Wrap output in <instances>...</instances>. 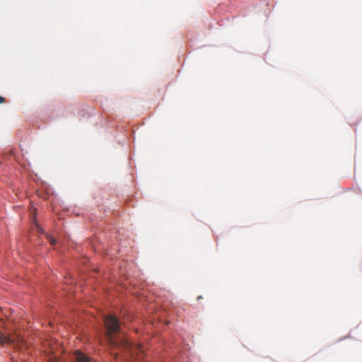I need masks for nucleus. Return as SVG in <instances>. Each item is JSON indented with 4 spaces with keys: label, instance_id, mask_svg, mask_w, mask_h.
Instances as JSON below:
<instances>
[{
    "label": "nucleus",
    "instance_id": "5",
    "mask_svg": "<svg viewBox=\"0 0 362 362\" xmlns=\"http://www.w3.org/2000/svg\"><path fill=\"white\" fill-rule=\"evenodd\" d=\"M5 101V98L4 97L0 96V103H2Z\"/></svg>",
    "mask_w": 362,
    "mask_h": 362
},
{
    "label": "nucleus",
    "instance_id": "3",
    "mask_svg": "<svg viewBox=\"0 0 362 362\" xmlns=\"http://www.w3.org/2000/svg\"><path fill=\"white\" fill-rule=\"evenodd\" d=\"M13 342V339H11L8 336H6L0 332V344H12Z\"/></svg>",
    "mask_w": 362,
    "mask_h": 362
},
{
    "label": "nucleus",
    "instance_id": "8",
    "mask_svg": "<svg viewBox=\"0 0 362 362\" xmlns=\"http://www.w3.org/2000/svg\"><path fill=\"white\" fill-rule=\"evenodd\" d=\"M37 228H38L39 231L41 230L40 228H39V226H37Z\"/></svg>",
    "mask_w": 362,
    "mask_h": 362
},
{
    "label": "nucleus",
    "instance_id": "2",
    "mask_svg": "<svg viewBox=\"0 0 362 362\" xmlns=\"http://www.w3.org/2000/svg\"><path fill=\"white\" fill-rule=\"evenodd\" d=\"M74 361L75 362H92L90 358L79 350L75 352Z\"/></svg>",
    "mask_w": 362,
    "mask_h": 362
},
{
    "label": "nucleus",
    "instance_id": "4",
    "mask_svg": "<svg viewBox=\"0 0 362 362\" xmlns=\"http://www.w3.org/2000/svg\"><path fill=\"white\" fill-rule=\"evenodd\" d=\"M47 239L49 240L50 244L52 245H54L57 243L56 240L51 236H47Z\"/></svg>",
    "mask_w": 362,
    "mask_h": 362
},
{
    "label": "nucleus",
    "instance_id": "7",
    "mask_svg": "<svg viewBox=\"0 0 362 362\" xmlns=\"http://www.w3.org/2000/svg\"><path fill=\"white\" fill-rule=\"evenodd\" d=\"M37 228H38L39 231L41 230L40 228H39V226H37Z\"/></svg>",
    "mask_w": 362,
    "mask_h": 362
},
{
    "label": "nucleus",
    "instance_id": "6",
    "mask_svg": "<svg viewBox=\"0 0 362 362\" xmlns=\"http://www.w3.org/2000/svg\"><path fill=\"white\" fill-rule=\"evenodd\" d=\"M202 296H198V297H197V300H200V299H202Z\"/></svg>",
    "mask_w": 362,
    "mask_h": 362
},
{
    "label": "nucleus",
    "instance_id": "1",
    "mask_svg": "<svg viewBox=\"0 0 362 362\" xmlns=\"http://www.w3.org/2000/svg\"><path fill=\"white\" fill-rule=\"evenodd\" d=\"M104 324L109 344L112 347L119 348L123 351H131L132 346L126 339L115 337V334L119 333L121 330L118 319L111 315H106L104 317Z\"/></svg>",
    "mask_w": 362,
    "mask_h": 362
}]
</instances>
